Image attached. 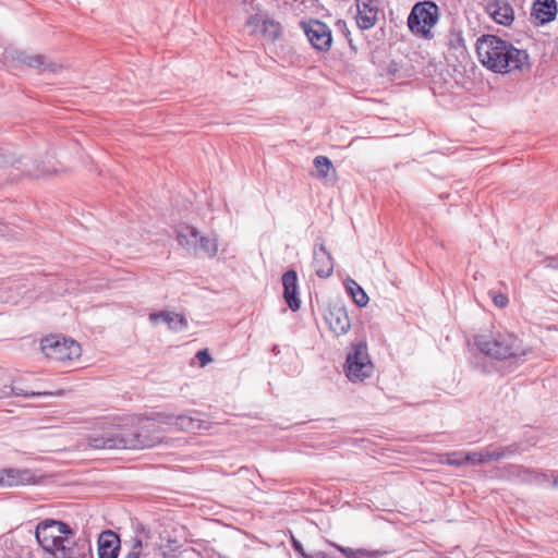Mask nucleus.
I'll return each mask as SVG.
<instances>
[{
	"mask_svg": "<svg viewBox=\"0 0 558 558\" xmlns=\"http://www.w3.org/2000/svg\"><path fill=\"white\" fill-rule=\"evenodd\" d=\"M476 52L481 63L495 73L527 71L529 54L512 44L495 35H483L476 41Z\"/></svg>",
	"mask_w": 558,
	"mask_h": 558,
	"instance_id": "obj_1",
	"label": "nucleus"
},
{
	"mask_svg": "<svg viewBox=\"0 0 558 558\" xmlns=\"http://www.w3.org/2000/svg\"><path fill=\"white\" fill-rule=\"evenodd\" d=\"M475 344L484 355L498 361H509L514 365L522 363L532 352L521 339L507 330L481 333L475 338Z\"/></svg>",
	"mask_w": 558,
	"mask_h": 558,
	"instance_id": "obj_2",
	"label": "nucleus"
},
{
	"mask_svg": "<svg viewBox=\"0 0 558 558\" xmlns=\"http://www.w3.org/2000/svg\"><path fill=\"white\" fill-rule=\"evenodd\" d=\"M160 442V437L148 436L143 432L129 433L124 426H106L99 433L87 437V446L92 449H143L150 448Z\"/></svg>",
	"mask_w": 558,
	"mask_h": 558,
	"instance_id": "obj_3",
	"label": "nucleus"
},
{
	"mask_svg": "<svg viewBox=\"0 0 558 558\" xmlns=\"http://www.w3.org/2000/svg\"><path fill=\"white\" fill-rule=\"evenodd\" d=\"M72 529L62 521L46 519L40 521L35 531L38 544L44 550L60 557H68L71 549L64 545L69 535H72Z\"/></svg>",
	"mask_w": 558,
	"mask_h": 558,
	"instance_id": "obj_4",
	"label": "nucleus"
},
{
	"mask_svg": "<svg viewBox=\"0 0 558 558\" xmlns=\"http://www.w3.org/2000/svg\"><path fill=\"white\" fill-rule=\"evenodd\" d=\"M438 20V5L433 1H420L414 4L408 16V26L413 34L428 39Z\"/></svg>",
	"mask_w": 558,
	"mask_h": 558,
	"instance_id": "obj_5",
	"label": "nucleus"
},
{
	"mask_svg": "<svg viewBox=\"0 0 558 558\" xmlns=\"http://www.w3.org/2000/svg\"><path fill=\"white\" fill-rule=\"evenodd\" d=\"M373 369L374 366L369 360L366 343L357 342L352 344L344 365L345 375L349 380L353 383L363 381L372 376Z\"/></svg>",
	"mask_w": 558,
	"mask_h": 558,
	"instance_id": "obj_6",
	"label": "nucleus"
},
{
	"mask_svg": "<svg viewBox=\"0 0 558 558\" xmlns=\"http://www.w3.org/2000/svg\"><path fill=\"white\" fill-rule=\"evenodd\" d=\"M44 354L53 361L65 362L81 356V345L72 340L60 336H49L40 342Z\"/></svg>",
	"mask_w": 558,
	"mask_h": 558,
	"instance_id": "obj_7",
	"label": "nucleus"
},
{
	"mask_svg": "<svg viewBox=\"0 0 558 558\" xmlns=\"http://www.w3.org/2000/svg\"><path fill=\"white\" fill-rule=\"evenodd\" d=\"M302 28L312 44L319 51H328L331 47L332 36L330 28L318 20L302 22Z\"/></svg>",
	"mask_w": 558,
	"mask_h": 558,
	"instance_id": "obj_8",
	"label": "nucleus"
},
{
	"mask_svg": "<svg viewBox=\"0 0 558 558\" xmlns=\"http://www.w3.org/2000/svg\"><path fill=\"white\" fill-rule=\"evenodd\" d=\"M145 421H157L160 424L172 427L175 430L194 433L202 428V421L197 417L187 414L173 415L166 413H156L149 417H146Z\"/></svg>",
	"mask_w": 558,
	"mask_h": 558,
	"instance_id": "obj_9",
	"label": "nucleus"
},
{
	"mask_svg": "<svg viewBox=\"0 0 558 558\" xmlns=\"http://www.w3.org/2000/svg\"><path fill=\"white\" fill-rule=\"evenodd\" d=\"M5 58L16 60L29 68L38 69L41 71H50L57 73L62 69V65L48 60L43 54H29L26 51L19 49L7 50Z\"/></svg>",
	"mask_w": 558,
	"mask_h": 558,
	"instance_id": "obj_10",
	"label": "nucleus"
},
{
	"mask_svg": "<svg viewBox=\"0 0 558 558\" xmlns=\"http://www.w3.org/2000/svg\"><path fill=\"white\" fill-rule=\"evenodd\" d=\"M355 21L360 29L366 31L375 26L378 20L377 0H355Z\"/></svg>",
	"mask_w": 558,
	"mask_h": 558,
	"instance_id": "obj_11",
	"label": "nucleus"
},
{
	"mask_svg": "<svg viewBox=\"0 0 558 558\" xmlns=\"http://www.w3.org/2000/svg\"><path fill=\"white\" fill-rule=\"evenodd\" d=\"M313 266L319 278H328L333 271V258L320 238L316 240L314 245Z\"/></svg>",
	"mask_w": 558,
	"mask_h": 558,
	"instance_id": "obj_12",
	"label": "nucleus"
},
{
	"mask_svg": "<svg viewBox=\"0 0 558 558\" xmlns=\"http://www.w3.org/2000/svg\"><path fill=\"white\" fill-rule=\"evenodd\" d=\"M325 319L330 330L338 337L345 335L351 328V320L343 306H330Z\"/></svg>",
	"mask_w": 558,
	"mask_h": 558,
	"instance_id": "obj_13",
	"label": "nucleus"
},
{
	"mask_svg": "<svg viewBox=\"0 0 558 558\" xmlns=\"http://www.w3.org/2000/svg\"><path fill=\"white\" fill-rule=\"evenodd\" d=\"M486 12L498 24L508 26L514 20V11L507 0H490L487 2Z\"/></svg>",
	"mask_w": 558,
	"mask_h": 558,
	"instance_id": "obj_14",
	"label": "nucleus"
},
{
	"mask_svg": "<svg viewBox=\"0 0 558 558\" xmlns=\"http://www.w3.org/2000/svg\"><path fill=\"white\" fill-rule=\"evenodd\" d=\"M283 296L289 307L295 312L301 306V301L298 298V276L294 270H288L282 276Z\"/></svg>",
	"mask_w": 558,
	"mask_h": 558,
	"instance_id": "obj_15",
	"label": "nucleus"
},
{
	"mask_svg": "<svg viewBox=\"0 0 558 558\" xmlns=\"http://www.w3.org/2000/svg\"><path fill=\"white\" fill-rule=\"evenodd\" d=\"M120 548V539L112 531H104L98 538L99 558H117Z\"/></svg>",
	"mask_w": 558,
	"mask_h": 558,
	"instance_id": "obj_16",
	"label": "nucleus"
},
{
	"mask_svg": "<svg viewBox=\"0 0 558 558\" xmlns=\"http://www.w3.org/2000/svg\"><path fill=\"white\" fill-rule=\"evenodd\" d=\"M149 320L155 325L165 323L174 331H181L187 326V322L183 315L166 311L151 313L149 315Z\"/></svg>",
	"mask_w": 558,
	"mask_h": 558,
	"instance_id": "obj_17",
	"label": "nucleus"
},
{
	"mask_svg": "<svg viewBox=\"0 0 558 558\" xmlns=\"http://www.w3.org/2000/svg\"><path fill=\"white\" fill-rule=\"evenodd\" d=\"M533 15L542 24L551 22L557 15L556 0H535L533 4Z\"/></svg>",
	"mask_w": 558,
	"mask_h": 558,
	"instance_id": "obj_18",
	"label": "nucleus"
},
{
	"mask_svg": "<svg viewBox=\"0 0 558 558\" xmlns=\"http://www.w3.org/2000/svg\"><path fill=\"white\" fill-rule=\"evenodd\" d=\"M198 236L197 229L190 226L182 227L177 234L180 245L193 254H198Z\"/></svg>",
	"mask_w": 558,
	"mask_h": 558,
	"instance_id": "obj_19",
	"label": "nucleus"
},
{
	"mask_svg": "<svg viewBox=\"0 0 558 558\" xmlns=\"http://www.w3.org/2000/svg\"><path fill=\"white\" fill-rule=\"evenodd\" d=\"M34 475L28 470H7L0 477V484L4 486L26 485L33 482Z\"/></svg>",
	"mask_w": 558,
	"mask_h": 558,
	"instance_id": "obj_20",
	"label": "nucleus"
},
{
	"mask_svg": "<svg viewBox=\"0 0 558 558\" xmlns=\"http://www.w3.org/2000/svg\"><path fill=\"white\" fill-rule=\"evenodd\" d=\"M345 288L357 306L364 307L367 305L369 299L363 288L356 281L353 279H348L345 281Z\"/></svg>",
	"mask_w": 558,
	"mask_h": 558,
	"instance_id": "obj_21",
	"label": "nucleus"
},
{
	"mask_svg": "<svg viewBox=\"0 0 558 558\" xmlns=\"http://www.w3.org/2000/svg\"><path fill=\"white\" fill-rule=\"evenodd\" d=\"M338 550L341 551L348 558H383L387 553L380 550H366V549H352L350 547L337 546Z\"/></svg>",
	"mask_w": 558,
	"mask_h": 558,
	"instance_id": "obj_22",
	"label": "nucleus"
},
{
	"mask_svg": "<svg viewBox=\"0 0 558 558\" xmlns=\"http://www.w3.org/2000/svg\"><path fill=\"white\" fill-rule=\"evenodd\" d=\"M203 252L208 257L216 256L218 252V240L216 235L198 236V253Z\"/></svg>",
	"mask_w": 558,
	"mask_h": 558,
	"instance_id": "obj_23",
	"label": "nucleus"
},
{
	"mask_svg": "<svg viewBox=\"0 0 558 558\" xmlns=\"http://www.w3.org/2000/svg\"><path fill=\"white\" fill-rule=\"evenodd\" d=\"M25 396V397H36V396H46V395H52L51 392H36V391H24L17 387L14 386H3L0 389V398H8L11 396Z\"/></svg>",
	"mask_w": 558,
	"mask_h": 558,
	"instance_id": "obj_24",
	"label": "nucleus"
},
{
	"mask_svg": "<svg viewBox=\"0 0 558 558\" xmlns=\"http://www.w3.org/2000/svg\"><path fill=\"white\" fill-rule=\"evenodd\" d=\"M267 39L275 40L280 35V25L279 23L275 22L271 19H266L265 25H263V28L260 29L259 34Z\"/></svg>",
	"mask_w": 558,
	"mask_h": 558,
	"instance_id": "obj_25",
	"label": "nucleus"
},
{
	"mask_svg": "<svg viewBox=\"0 0 558 558\" xmlns=\"http://www.w3.org/2000/svg\"><path fill=\"white\" fill-rule=\"evenodd\" d=\"M314 167L317 171V177L320 179H326L329 171L333 169L330 159L325 156L315 157Z\"/></svg>",
	"mask_w": 558,
	"mask_h": 558,
	"instance_id": "obj_26",
	"label": "nucleus"
},
{
	"mask_svg": "<svg viewBox=\"0 0 558 558\" xmlns=\"http://www.w3.org/2000/svg\"><path fill=\"white\" fill-rule=\"evenodd\" d=\"M482 463L498 462L502 460V453H499L498 447L488 446L480 451Z\"/></svg>",
	"mask_w": 558,
	"mask_h": 558,
	"instance_id": "obj_27",
	"label": "nucleus"
},
{
	"mask_svg": "<svg viewBox=\"0 0 558 558\" xmlns=\"http://www.w3.org/2000/svg\"><path fill=\"white\" fill-rule=\"evenodd\" d=\"M266 16L263 14H255L250 16L247 20V26L251 28V32L253 34L258 35L260 29L263 28V25H265Z\"/></svg>",
	"mask_w": 558,
	"mask_h": 558,
	"instance_id": "obj_28",
	"label": "nucleus"
},
{
	"mask_svg": "<svg viewBox=\"0 0 558 558\" xmlns=\"http://www.w3.org/2000/svg\"><path fill=\"white\" fill-rule=\"evenodd\" d=\"M488 295L490 296L494 305L499 308H505L509 303V299L505 293L489 290Z\"/></svg>",
	"mask_w": 558,
	"mask_h": 558,
	"instance_id": "obj_29",
	"label": "nucleus"
},
{
	"mask_svg": "<svg viewBox=\"0 0 558 558\" xmlns=\"http://www.w3.org/2000/svg\"><path fill=\"white\" fill-rule=\"evenodd\" d=\"M447 463L450 465H464V451L452 452L447 456Z\"/></svg>",
	"mask_w": 558,
	"mask_h": 558,
	"instance_id": "obj_30",
	"label": "nucleus"
},
{
	"mask_svg": "<svg viewBox=\"0 0 558 558\" xmlns=\"http://www.w3.org/2000/svg\"><path fill=\"white\" fill-rule=\"evenodd\" d=\"M465 464L477 465L482 464V458L480 451H464Z\"/></svg>",
	"mask_w": 558,
	"mask_h": 558,
	"instance_id": "obj_31",
	"label": "nucleus"
},
{
	"mask_svg": "<svg viewBox=\"0 0 558 558\" xmlns=\"http://www.w3.org/2000/svg\"><path fill=\"white\" fill-rule=\"evenodd\" d=\"M142 548H143L142 541L140 538H134L132 549L125 558H141Z\"/></svg>",
	"mask_w": 558,
	"mask_h": 558,
	"instance_id": "obj_32",
	"label": "nucleus"
},
{
	"mask_svg": "<svg viewBox=\"0 0 558 558\" xmlns=\"http://www.w3.org/2000/svg\"><path fill=\"white\" fill-rule=\"evenodd\" d=\"M518 445L512 444L506 447H498L499 453H502V459L511 457L518 452Z\"/></svg>",
	"mask_w": 558,
	"mask_h": 558,
	"instance_id": "obj_33",
	"label": "nucleus"
},
{
	"mask_svg": "<svg viewBox=\"0 0 558 558\" xmlns=\"http://www.w3.org/2000/svg\"><path fill=\"white\" fill-rule=\"evenodd\" d=\"M196 357L199 361L201 366H206L211 362V356L207 350H201L196 353Z\"/></svg>",
	"mask_w": 558,
	"mask_h": 558,
	"instance_id": "obj_34",
	"label": "nucleus"
},
{
	"mask_svg": "<svg viewBox=\"0 0 558 558\" xmlns=\"http://www.w3.org/2000/svg\"><path fill=\"white\" fill-rule=\"evenodd\" d=\"M292 546H293L294 550L301 555L302 558H305V556L307 554L304 551V548H303L301 542L298 541L295 537H292Z\"/></svg>",
	"mask_w": 558,
	"mask_h": 558,
	"instance_id": "obj_35",
	"label": "nucleus"
},
{
	"mask_svg": "<svg viewBox=\"0 0 558 558\" xmlns=\"http://www.w3.org/2000/svg\"><path fill=\"white\" fill-rule=\"evenodd\" d=\"M7 235L15 236V234H9L7 225L0 222V236Z\"/></svg>",
	"mask_w": 558,
	"mask_h": 558,
	"instance_id": "obj_36",
	"label": "nucleus"
},
{
	"mask_svg": "<svg viewBox=\"0 0 558 558\" xmlns=\"http://www.w3.org/2000/svg\"><path fill=\"white\" fill-rule=\"evenodd\" d=\"M547 267L558 269V257H550L548 258Z\"/></svg>",
	"mask_w": 558,
	"mask_h": 558,
	"instance_id": "obj_37",
	"label": "nucleus"
},
{
	"mask_svg": "<svg viewBox=\"0 0 558 558\" xmlns=\"http://www.w3.org/2000/svg\"><path fill=\"white\" fill-rule=\"evenodd\" d=\"M15 159L13 157H10V160H7L3 156H0V167L7 166L8 163L14 165Z\"/></svg>",
	"mask_w": 558,
	"mask_h": 558,
	"instance_id": "obj_38",
	"label": "nucleus"
},
{
	"mask_svg": "<svg viewBox=\"0 0 558 558\" xmlns=\"http://www.w3.org/2000/svg\"><path fill=\"white\" fill-rule=\"evenodd\" d=\"M305 558H327V555L323 551H316L314 554H307Z\"/></svg>",
	"mask_w": 558,
	"mask_h": 558,
	"instance_id": "obj_39",
	"label": "nucleus"
},
{
	"mask_svg": "<svg viewBox=\"0 0 558 558\" xmlns=\"http://www.w3.org/2000/svg\"><path fill=\"white\" fill-rule=\"evenodd\" d=\"M507 470L510 472V474H515V475H519L520 471H521V468L518 466V465H509L507 468Z\"/></svg>",
	"mask_w": 558,
	"mask_h": 558,
	"instance_id": "obj_40",
	"label": "nucleus"
},
{
	"mask_svg": "<svg viewBox=\"0 0 558 558\" xmlns=\"http://www.w3.org/2000/svg\"><path fill=\"white\" fill-rule=\"evenodd\" d=\"M47 172H48V171L43 170V171H40V172H35V173H33V175H35V177H40V175H44V174H45V173H47Z\"/></svg>",
	"mask_w": 558,
	"mask_h": 558,
	"instance_id": "obj_41",
	"label": "nucleus"
},
{
	"mask_svg": "<svg viewBox=\"0 0 558 558\" xmlns=\"http://www.w3.org/2000/svg\"><path fill=\"white\" fill-rule=\"evenodd\" d=\"M554 485L558 487V476L554 480Z\"/></svg>",
	"mask_w": 558,
	"mask_h": 558,
	"instance_id": "obj_42",
	"label": "nucleus"
}]
</instances>
